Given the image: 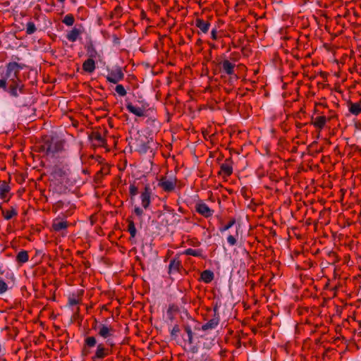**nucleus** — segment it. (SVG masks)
Wrapping results in <instances>:
<instances>
[{
    "mask_svg": "<svg viewBox=\"0 0 361 361\" xmlns=\"http://www.w3.org/2000/svg\"><path fill=\"white\" fill-rule=\"evenodd\" d=\"M23 64L10 62L6 65L4 77L0 79V89H3L12 97H18L25 94V87L20 78V71L23 68Z\"/></svg>",
    "mask_w": 361,
    "mask_h": 361,
    "instance_id": "f257e3e1",
    "label": "nucleus"
},
{
    "mask_svg": "<svg viewBox=\"0 0 361 361\" xmlns=\"http://www.w3.org/2000/svg\"><path fill=\"white\" fill-rule=\"evenodd\" d=\"M65 141L57 137L46 138L40 147L42 152L47 156L54 157L64 150Z\"/></svg>",
    "mask_w": 361,
    "mask_h": 361,
    "instance_id": "f03ea898",
    "label": "nucleus"
},
{
    "mask_svg": "<svg viewBox=\"0 0 361 361\" xmlns=\"http://www.w3.org/2000/svg\"><path fill=\"white\" fill-rule=\"evenodd\" d=\"M114 346V343L110 339H107V341H106V344L103 343H98L97 345L95 352L93 356L92 357V360H101L105 358L106 357L109 356L112 353Z\"/></svg>",
    "mask_w": 361,
    "mask_h": 361,
    "instance_id": "7ed1b4c3",
    "label": "nucleus"
},
{
    "mask_svg": "<svg viewBox=\"0 0 361 361\" xmlns=\"http://www.w3.org/2000/svg\"><path fill=\"white\" fill-rule=\"evenodd\" d=\"M152 190L149 184H146L144 190L141 192L140 200L143 209H148L152 202Z\"/></svg>",
    "mask_w": 361,
    "mask_h": 361,
    "instance_id": "20e7f679",
    "label": "nucleus"
},
{
    "mask_svg": "<svg viewBox=\"0 0 361 361\" xmlns=\"http://www.w3.org/2000/svg\"><path fill=\"white\" fill-rule=\"evenodd\" d=\"M106 78L108 82L117 84L124 78V73L121 68L117 67L115 69L110 71Z\"/></svg>",
    "mask_w": 361,
    "mask_h": 361,
    "instance_id": "39448f33",
    "label": "nucleus"
},
{
    "mask_svg": "<svg viewBox=\"0 0 361 361\" xmlns=\"http://www.w3.org/2000/svg\"><path fill=\"white\" fill-rule=\"evenodd\" d=\"M220 318L218 312V308H214V316L207 323L202 326L201 329L204 331L215 329L219 324Z\"/></svg>",
    "mask_w": 361,
    "mask_h": 361,
    "instance_id": "423d86ee",
    "label": "nucleus"
},
{
    "mask_svg": "<svg viewBox=\"0 0 361 361\" xmlns=\"http://www.w3.org/2000/svg\"><path fill=\"white\" fill-rule=\"evenodd\" d=\"M176 185V180H169L166 177H162L158 183V186L164 192H171L174 190Z\"/></svg>",
    "mask_w": 361,
    "mask_h": 361,
    "instance_id": "0eeeda50",
    "label": "nucleus"
},
{
    "mask_svg": "<svg viewBox=\"0 0 361 361\" xmlns=\"http://www.w3.org/2000/svg\"><path fill=\"white\" fill-rule=\"evenodd\" d=\"M196 212L205 218L212 216L214 214V210L211 209L205 203L198 202L195 204Z\"/></svg>",
    "mask_w": 361,
    "mask_h": 361,
    "instance_id": "6e6552de",
    "label": "nucleus"
},
{
    "mask_svg": "<svg viewBox=\"0 0 361 361\" xmlns=\"http://www.w3.org/2000/svg\"><path fill=\"white\" fill-rule=\"evenodd\" d=\"M114 332V329L111 326H107L106 324H99V331H98V335L103 338H107L113 335Z\"/></svg>",
    "mask_w": 361,
    "mask_h": 361,
    "instance_id": "1a4fd4ad",
    "label": "nucleus"
},
{
    "mask_svg": "<svg viewBox=\"0 0 361 361\" xmlns=\"http://www.w3.org/2000/svg\"><path fill=\"white\" fill-rule=\"evenodd\" d=\"M220 169L221 170L219 172V174H223V176L226 177L230 176L233 173L231 159H226L225 162L221 165Z\"/></svg>",
    "mask_w": 361,
    "mask_h": 361,
    "instance_id": "9d476101",
    "label": "nucleus"
},
{
    "mask_svg": "<svg viewBox=\"0 0 361 361\" xmlns=\"http://www.w3.org/2000/svg\"><path fill=\"white\" fill-rule=\"evenodd\" d=\"M126 109H128V111L129 112H130L131 114H133L134 115H135L137 116L141 117V116H145L146 108L144 107L143 106L141 107L135 106L133 105L132 103H128L126 104Z\"/></svg>",
    "mask_w": 361,
    "mask_h": 361,
    "instance_id": "9b49d317",
    "label": "nucleus"
},
{
    "mask_svg": "<svg viewBox=\"0 0 361 361\" xmlns=\"http://www.w3.org/2000/svg\"><path fill=\"white\" fill-rule=\"evenodd\" d=\"M326 122L327 118L326 116H319L315 118L312 117L310 123L320 131L325 127Z\"/></svg>",
    "mask_w": 361,
    "mask_h": 361,
    "instance_id": "f8f14e48",
    "label": "nucleus"
},
{
    "mask_svg": "<svg viewBox=\"0 0 361 361\" xmlns=\"http://www.w3.org/2000/svg\"><path fill=\"white\" fill-rule=\"evenodd\" d=\"M221 70L227 75H231L234 74L235 64L228 60H224L220 63Z\"/></svg>",
    "mask_w": 361,
    "mask_h": 361,
    "instance_id": "ddd939ff",
    "label": "nucleus"
},
{
    "mask_svg": "<svg viewBox=\"0 0 361 361\" xmlns=\"http://www.w3.org/2000/svg\"><path fill=\"white\" fill-rule=\"evenodd\" d=\"M68 226V224L66 221H62L59 219H55L52 222V229L55 232H59L62 230H66Z\"/></svg>",
    "mask_w": 361,
    "mask_h": 361,
    "instance_id": "4468645a",
    "label": "nucleus"
},
{
    "mask_svg": "<svg viewBox=\"0 0 361 361\" xmlns=\"http://www.w3.org/2000/svg\"><path fill=\"white\" fill-rule=\"evenodd\" d=\"M210 25L211 24L209 21L204 20L202 18H197L195 20V26L204 34L208 32Z\"/></svg>",
    "mask_w": 361,
    "mask_h": 361,
    "instance_id": "2eb2a0df",
    "label": "nucleus"
},
{
    "mask_svg": "<svg viewBox=\"0 0 361 361\" xmlns=\"http://www.w3.org/2000/svg\"><path fill=\"white\" fill-rule=\"evenodd\" d=\"M82 33V31L78 28L73 27L71 31L66 34V39L71 42H75Z\"/></svg>",
    "mask_w": 361,
    "mask_h": 361,
    "instance_id": "dca6fc26",
    "label": "nucleus"
},
{
    "mask_svg": "<svg viewBox=\"0 0 361 361\" xmlns=\"http://www.w3.org/2000/svg\"><path fill=\"white\" fill-rule=\"evenodd\" d=\"M96 68L95 62L92 59L85 60L82 63V70L88 73H92Z\"/></svg>",
    "mask_w": 361,
    "mask_h": 361,
    "instance_id": "f3484780",
    "label": "nucleus"
},
{
    "mask_svg": "<svg viewBox=\"0 0 361 361\" xmlns=\"http://www.w3.org/2000/svg\"><path fill=\"white\" fill-rule=\"evenodd\" d=\"M348 111L350 114L355 116H357L361 113V103L355 102L353 103L352 102H348Z\"/></svg>",
    "mask_w": 361,
    "mask_h": 361,
    "instance_id": "a211bd4d",
    "label": "nucleus"
},
{
    "mask_svg": "<svg viewBox=\"0 0 361 361\" xmlns=\"http://www.w3.org/2000/svg\"><path fill=\"white\" fill-rule=\"evenodd\" d=\"M90 138L92 141L94 142L95 145L99 146H103L105 144V139L99 132H93L90 135Z\"/></svg>",
    "mask_w": 361,
    "mask_h": 361,
    "instance_id": "6ab92c4d",
    "label": "nucleus"
},
{
    "mask_svg": "<svg viewBox=\"0 0 361 361\" xmlns=\"http://www.w3.org/2000/svg\"><path fill=\"white\" fill-rule=\"evenodd\" d=\"M180 267V261L176 259H173L170 261V264L169 266V273L172 274L173 272H178Z\"/></svg>",
    "mask_w": 361,
    "mask_h": 361,
    "instance_id": "aec40b11",
    "label": "nucleus"
},
{
    "mask_svg": "<svg viewBox=\"0 0 361 361\" xmlns=\"http://www.w3.org/2000/svg\"><path fill=\"white\" fill-rule=\"evenodd\" d=\"M29 259L28 252L26 250H20L16 257V261L19 264H24Z\"/></svg>",
    "mask_w": 361,
    "mask_h": 361,
    "instance_id": "412c9836",
    "label": "nucleus"
},
{
    "mask_svg": "<svg viewBox=\"0 0 361 361\" xmlns=\"http://www.w3.org/2000/svg\"><path fill=\"white\" fill-rule=\"evenodd\" d=\"M214 273L210 270H204L201 273V279L204 283H210L214 279Z\"/></svg>",
    "mask_w": 361,
    "mask_h": 361,
    "instance_id": "4be33fe9",
    "label": "nucleus"
},
{
    "mask_svg": "<svg viewBox=\"0 0 361 361\" xmlns=\"http://www.w3.org/2000/svg\"><path fill=\"white\" fill-rule=\"evenodd\" d=\"M11 188L6 182H3L0 185V198L4 199L6 194L10 191Z\"/></svg>",
    "mask_w": 361,
    "mask_h": 361,
    "instance_id": "5701e85b",
    "label": "nucleus"
},
{
    "mask_svg": "<svg viewBox=\"0 0 361 361\" xmlns=\"http://www.w3.org/2000/svg\"><path fill=\"white\" fill-rule=\"evenodd\" d=\"M128 222V231L130 235V238H135L137 233V230L135 228V225L133 220L129 219H127Z\"/></svg>",
    "mask_w": 361,
    "mask_h": 361,
    "instance_id": "b1692460",
    "label": "nucleus"
},
{
    "mask_svg": "<svg viewBox=\"0 0 361 361\" xmlns=\"http://www.w3.org/2000/svg\"><path fill=\"white\" fill-rule=\"evenodd\" d=\"M2 214L6 220H9L13 217L16 216L18 215V212L15 208L12 207L11 209L8 211L2 210Z\"/></svg>",
    "mask_w": 361,
    "mask_h": 361,
    "instance_id": "393cba45",
    "label": "nucleus"
},
{
    "mask_svg": "<svg viewBox=\"0 0 361 361\" xmlns=\"http://www.w3.org/2000/svg\"><path fill=\"white\" fill-rule=\"evenodd\" d=\"M97 339L94 336H87L85 338L84 345L88 348H93L97 345Z\"/></svg>",
    "mask_w": 361,
    "mask_h": 361,
    "instance_id": "a878e982",
    "label": "nucleus"
},
{
    "mask_svg": "<svg viewBox=\"0 0 361 361\" xmlns=\"http://www.w3.org/2000/svg\"><path fill=\"white\" fill-rule=\"evenodd\" d=\"M184 254L186 255H191L194 257H202V251L201 250H195L192 248H188L185 250Z\"/></svg>",
    "mask_w": 361,
    "mask_h": 361,
    "instance_id": "bb28decb",
    "label": "nucleus"
},
{
    "mask_svg": "<svg viewBox=\"0 0 361 361\" xmlns=\"http://www.w3.org/2000/svg\"><path fill=\"white\" fill-rule=\"evenodd\" d=\"M138 186L135 185V183H131L129 187V194L131 200H133L138 194Z\"/></svg>",
    "mask_w": 361,
    "mask_h": 361,
    "instance_id": "cd10ccee",
    "label": "nucleus"
},
{
    "mask_svg": "<svg viewBox=\"0 0 361 361\" xmlns=\"http://www.w3.org/2000/svg\"><path fill=\"white\" fill-rule=\"evenodd\" d=\"M62 23L67 26H72L75 23L74 16L72 14L66 15L62 20Z\"/></svg>",
    "mask_w": 361,
    "mask_h": 361,
    "instance_id": "c85d7f7f",
    "label": "nucleus"
},
{
    "mask_svg": "<svg viewBox=\"0 0 361 361\" xmlns=\"http://www.w3.org/2000/svg\"><path fill=\"white\" fill-rule=\"evenodd\" d=\"M235 224V219L234 218H232L230 219V221L226 224H225L219 228V231L221 233H224V232L228 231L229 228H231Z\"/></svg>",
    "mask_w": 361,
    "mask_h": 361,
    "instance_id": "c756f323",
    "label": "nucleus"
},
{
    "mask_svg": "<svg viewBox=\"0 0 361 361\" xmlns=\"http://www.w3.org/2000/svg\"><path fill=\"white\" fill-rule=\"evenodd\" d=\"M238 232L236 231L235 235H229L227 238V242L231 246H233L237 243V238H238Z\"/></svg>",
    "mask_w": 361,
    "mask_h": 361,
    "instance_id": "7c9ffc66",
    "label": "nucleus"
},
{
    "mask_svg": "<svg viewBox=\"0 0 361 361\" xmlns=\"http://www.w3.org/2000/svg\"><path fill=\"white\" fill-rule=\"evenodd\" d=\"M184 329L188 335V341L189 343L192 344L193 343V332L191 327L189 325H186L184 326Z\"/></svg>",
    "mask_w": 361,
    "mask_h": 361,
    "instance_id": "2f4dec72",
    "label": "nucleus"
},
{
    "mask_svg": "<svg viewBox=\"0 0 361 361\" xmlns=\"http://www.w3.org/2000/svg\"><path fill=\"white\" fill-rule=\"evenodd\" d=\"M36 27L33 22L30 21L26 25V33L27 35H32L36 31Z\"/></svg>",
    "mask_w": 361,
    "mask_h": 361,
    "instance_id": "473e14b6",
    "label": "nucleus"
},
{
    "mask_svg": "<svg viewBox=\"0 0 361 361\" xmlns=\"http://www.w3.org/2000/svg\"><path fill=\"white\" fill-rule=\"evenodd\" d=\"M115 90L117 94L121 97H124L127 94L126 90L122 85H117L116 86Z\"/></svg>",
    "mask_w": 361,
    "mask_h": 361,
    "instance_id": "72a5a7b5",
    "label": "nucleus"
},
{
    "mask_svg": "<svg viewBox=\"0 0 361 361\" xmlns=\"http://www.w3.org/2000/svg\"><path fill=\"white\" fill-rule=\"evenodd\" d=\"M8 289L7 283L0 278V295L6 293Z\"/></svg>",
    "mask_w": 361,
    "mask_h": 361,
    "instance_id": "f704fd0d",
    "label": "nucleus"
},
{
    "mask_svg": "<svg viewBox=\"0 0 361 361\" xmlns=\"http://www.w3.org/2000/svg\"><path fill=\"white\" fill-rule=\"evenodd\" d=\"M180 328H179V326L178 324H176L173 326V327L172 328V329L171 330V336L172 338H173L174 339L178 337V333L180 332Z\"/></svg>",
    "mask_w": 361,
    "mask_h": 361,
    "instance_id": "c9c22d12",
    "label": "nucleus"
},
{
    "mask_svg": "<svg viewBox=\"0 0 361 361\" xmlns=\"http://www.w3.org/2000/svg\"><path fill=\"white\" fill-rule=\"evenodd\" d=\"M134 213L139 217H142L144 214L143 209L140 207H135L134 209Z\"/></svg>",
    "mask_w": 361,
    "mask_h": 361,
    "instance_id": "e433bc0d",
    "label": "nucleus"
},
{
    "mask_svg": "<svg viewBox=\"0 0 361 361\" xmlns=\"http://www.w3.org/2000/svg\"><path fill=\"white\" fill-rule=\"evenodd\" d=\"M211 37L214 40H216L218 39V32L216 29H212L211 32Z\"/></svg>",
    "mask_w": 361,
    "mask_h": 361,
    "instance_id": "4c0bfd02",
    "label": "nucleus"
},
{
    "mask_svg": "<svg viewBox=\"0 0 361 361\" xmlns=\"http://www.w3.org/2000/svg\"><path fill=\"white\" fill-rule=\"evenodd\" d=\"M78 303V300L75 298H69V304L71 305H75Z\"/></svg>",
    "mask_w": 361,
    "mask_h": 361,
    "instance_id": "58836bf2",
    "label": "nucleus"
},
{
    "mask_svg": "<svg viewBox=\"0 0 361 361\" xmlns=\"http://www.w3.org/2000/svg\"><path fill=\"white\" fill-rule=\"evenodd\" d=\"M336 116V115L335 113L330 111V115L328 117H326L327 121H330L331 120L334 119Z\"/></svg>",
    "mask_w": 361,
    "mask_h": 361,
    "instance_id": "ea45409f",
    "label": "nucleus"
},
{
    "mask_svg": "<svg viewBox=\"0 0 361 361\" xmlns=\"http://www.w3.org/2000/svg\"><path fill=\"white\" fill-rule=\"evenodd\" d=\"M212 341H210L209 343H204V345H203L204 348H207V349H210L212 348V346L214 345Z\"/></svg>",
    "mask_w": 361,
    "mask_h": 361,
    "instance_id": "a19ab883",
    "label": "nucleus"
},
{
    "mask_svg": "<svg viewBox=\"0 0 361 361\" xmlns=\"http://www.w3.org/2000/svg\"><path fill=\"white\" fill-rule=\"evenodd\" d=\"M92 329L96 331H99V325L97 324V321L95 319L94 324L92 325Z\"/></svg>",
    "mask_w": 361,
    "mask_h": 361,
    "instance_id": "79ce46f5",
    "label": "nucleus"
},
{
    "mask_svg": "<svg viewBox=\"0 0 361 361\" xmlns=\"http://www.w3.org/2000/svg\"><path fill=\"white\" fill-rule=\"evenodd\" d=\"M305 123H297L295 124L297 128H300V129L302 128V126H305Z\"/></svg>",
    "mask_w": 361,
    "mask_h": 361,
    "instance_id": "37998d69",
    "label": "nucleus"
},
{
    "mask_svg": "<svg viewBox=\"0 0 361 361\" xmlns=\"http://www.w3.org/2000/svg\"><path fill=\"white\" fill-rule=\"evenodd\" d=\"M191 352L193 353H196L197 352V347H192L191 348Z\"/></svg>",
    "mask_w": 361,
    "mask_h": 361,
    "instance_id": "c03bdc74",
    "label": "nucleus"
},
{
    "mask_svg": "<svg viewBox=\"0 0 361 361\" xmlns=\"http://www.w3.org/2000/svg\"><path fill=\"white\" fill-rule=\"evenodd\" d=\"M202 44V41L201 39H198L196 42V45L200 46Z\"/></svg>",
    "mask_w": 361,
    "mask_h": 361,
    "instance_id": "a18cd8bd",
    "label": "nucleus"
},
{
    "mask_svg": "<svg viewBox=\"0 0 361 361\" xmlns=\"http://www.w3.org/2000/svg\"><path fill=\"white\" fill-rule=\"evenodd\" d=\"M208 44L209 46L212 48V49H215L216 48V45L213 43H211V42H208Z\"/></svg>",
    "mask_w": 361,
    "mask_h": 361,
    "instance_id": "49530a36",
    "label": "nucleus"
},
{
    "mask_svg": "<svg viewBox=\"0 0 361 361\" xmlns=\"http://www.w3.org/2000/svg\"><path fill=\"white\" fill-rule=\"evenodd\" d=\"M225 353H226V351H225V350H221V351L220 352V355H221V356H224V355H225Z\"/></svg>",
    "mask_w": 361,
    "mask_h": 361,
    "instance_id": "de8ad7c7",
    "label": "nucleus"
},
{
    "mask_svg": "<svg viewBox=\"0 0 361 361\" xmlns=\"http://www.w3.org/2000/svg\"><path fill=\"white\" fill-rule=\"evenodd\" d=\"M59 1L61 3H63L65 1V0H59Z\"/></svg>",
    "mask_w": 361,
    "mask_h": 361,
    "instance_id": "09e8293b",
    "label": "nucleus"
},
{
    "mask_svg": "<svg viewBox=\"0 0 361 361\" xmlns=\"http://www.w3.org/2000/svg\"><path fill=\"white\" fill-rule=\"evenodd\" d=\"M119 9H120V8L117 7V8H116V9H115V10H116V11H118V10H119Z\"/></svg>",
    "mask_w": 361,
    "mask_h": 361,
    "instance_id": "8fccbe9b",
    "label": "nucleus"
}]
</instances>
